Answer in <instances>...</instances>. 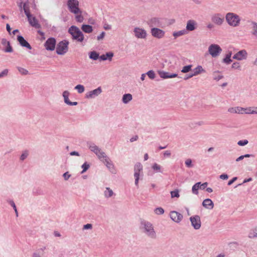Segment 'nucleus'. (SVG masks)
<instances>
[{"label":"nucleus","mask_w":257,"mask_h":257,"mask_svg":"<svg viewBox=\"0 0 257 257\" xmlns=\"http://www.w3.org/2000/svg\"><path fill=\"white\" fill-rule=\"evenodd\" d=\"M86 144L89 149L93 152L99 159L102 161L108 168L110 169L111 164L109 162V159L107 157L105 153L92 142H87Z\"/></svg>","instance_id":"nucleus-1"},{"label":"nucleus","mask_w":257,"mask_h":257,"mask_svg":"<svg viewBox=\"0 0 257 257\" xmlns=\"http://www.w3.org/2000/svg\"><path fill=\"white\" fill-rule=\"evenodd\" d=\"M140 228L142 232L149 238L156 239L157 238L156 231L151 222L144 219L141 220Z\"/></svg>","instance_id":"nucleus-2"},{"label":"nucleus","mask_w":257,"mask_h":257,"mask_svg":"<svg viewBox=\"0 0 257 257\" xmlns=\"http://www.w3.org/2000/svg\"><path fill=\"white\" fill-rule=\"evenodd\" d=\"M225 20L227 24L231 27H236L239 25L240 18L238 15L233 13H228L226 14Z\"/></svg>","instance_id":"nucleus-3"},{"label":"nucleus","mask_w":257,"mask_h":257,"mask_svg":"<svg viewBox=\"0 0 257 257\" xmlns=\"http://www.w3.org/2000/svg\"><path fill=\"white\" fill-rule=\"evenodd\" d=\"M68 32L71 35L72 39L78 42H82L84 40V35L79 29L75 26H71Z\"/></svg>","instance_id":"nucleus-4"},{"label":"nucleus","mask_w":257,"mask_h":257,"mask_svg":"<svg viewBox=\"0 0 257 257\" xmlns=\"http://www.w3.org/2000/svg\"><path fill=\"white\" fill-rule=\"evenodd\" d=\"M69 42L64 40L60 41L57 45L56 53L58 55H64L68 50Z\"/></svg>","instance_id":"nucleus-5"},{"label":"nucleus","mask_w":257,"mask_h":257,"mask_svg":"<svg viewBox=\"0 0 257 257\" xmlns=\"http://www.w3.org/2000/svg\"><path fill=\"white\" fill-rule=\"evenodd\" d=\"M67 5L70 12L75 14L81 13L79 8V2L77 0H68Z\"/></svg>","instance_id":"nucleus-6"},{"label":"nucleus","mask_w":257,"mask_h":257,"mask_svg":"<svg viewBox=\"0 0 257 257\" xmlns=\"http://www.w3.org/2000/svg\"><path fill=\"white\" fill-rule=\"evenodd\" d=\"M222 52V49L217 44H211L208 48V52L212 57H216L219 55Z\"/></svg>","instance_id":"nucleus-7"},{"label":"nucleus","mask_w":257,"mask_h":257,"mask_svg":"<svg viewBox=\"0 0 257 257\" xmlns=\"http://www.w3.org/2000/svg\"><path fill=\"white\" fill-rule=\"evenodd\" d=\"M211 20L214 24L221 26L224 21V18L222 14L220 13H215L211 16Z\"/></svg>","instance_id":"nucleus-8"},{"label":"nucleus","mask_w":257,"mask_h":257,"mask_svg":"<svg viewBox=\"0 0 257 257\" xmlns=\"http://www.w3.org/2000/svg\"><path fill=\"white\" fill-rule=\"evenodd\" d=\"M56 44V40L54 38H48L44 43V47L48 51H52L55 50Z\"/></svg>","instance_id":"nucleus-9"},{"label":"nucleus","mask_w":257,"mask_h":257,"mask_svg":"<svg viewBox=\"0 0 257 257\" xmlns=\"http://www.w3.org/2000/svg\"><path fill=\"white\" fill-rule=\"evenodd\" d=\"M143 171V166L140 163H137L134 167V177L135 178V185H138L140 179V172Z\"/></svg>","instance_id":"nucleus-10"},{"label":"nucleus","mask_w":257,"mask_h":257,"mask_svg":"<svg viewBox=\"0 0 257 257\" xmlns=\"http://www.w3.org/2000/svg\"><path fill=\"white\" fill-rule=\"evenodd\" d=\"M191 225L195 229H199L201 227V222L199 215H194L190 218Z\"/></svg>","instance_id":"nucleus-11"},{"label":"nucleus","mask_w":257,"mask_h":257,"mask_svg":"<svg viewBox=\"0 0 257 257\" xmlns=\"http://www.w3.org/2000/svg\"><path fill=\"white\" fill-rule=\"evenodd\" d=\"M151 33L154 37L157 39H162L164 37L165 32L160 29L153 28L151 30Z\"/></svg>","instance_id":"nucleus-12"},{"label":"nucleus","mask_w":257,"mask_h":257,"mask_svg":"<svg viewBox=\"0 0 257 257\" xmlns=\"http://www.w3.org/2000/svg\"><path fill=\"white\" fill-rule=\"evenodd\" d=\"M135 36L139 39H146L147 37V32L145 30L140 28H135L134 30Z\"/></svg>","instance_id":"nucleus-13"},{"label":"nucleus","mask_w":257,"mask_h":257,"mask_svg":"<svg viewBox=\"0 0 257 257\" xmlns=\"http://www.w3.org/2000/svg\"><path fill=\"white\" fill-rule=\"evenodd\" d=\"M102 92V89L100 87H98L95 89L88 92L85 95V98L90 99L94 98L98 96Z\"/></svg>","instance_id":"nucleus-14"},{"label":"nucleus","mask_w":257,"mask_h":257,"mask_svg":"<svg viewBox=\"0 0 257 257\" xmlns=\"http://www.w3.org/2000/svg\"><path fill=\"white\" fill-rule=\"evenodd\" d=\"M171 218L176 222H180L183 218V215L177 212V211H171L170 214Z\"/></svg>","instance_id":"nucleus-15"},{"label":"nucleus","mask_w":257,"mask_h":257,"mask_svg":"<svg viewBox=\"0 0 257 257\" xmlns=\"http://www.w3.org/2000/svg\"><path fill=\"white\" fill-rule=\"evenodd\" d=\"M17 40L22 47H26L29 50L32 49V47L30 44L24 39L22 36H18Z\"/></svg>","instance_id":"nucleus-16"},{"label":"nucleus","mask_w":257,"mask_h":257,"mask_svg":"<svg viewBox=\"0 0 257 257\" xmlns=\"http://www.w3.org/2000/svg\"><path fill=\"white\" fill-rule=\"evenodd\" d=\"M197 23L193 20H188L187 22L186 30L187 31H193L197 28Z\"/></svg>","instance_id":"nucleus-17"},{"label":"nucleus","mask_w":257,"mask_h":257,"mask_svg":"<svg viewBox=\"0 0 257 257\" xmlns=\"http://www.w3.org/2000/svg\"><path fill=\"white\" fill-rule=\"evenodd\" d=\"M247 52L245 50H242L236 53L233 56V59L237 60H241L246 59Z\"/></svg>","instance_id":"nucleus-18"},{"label":"nucleus","mask_w":257,"mask_h":257,"mask_svg":"<svg viewBox=\"0 0 257 257\" xmlns=\"http://www.w3.org/2000/svg\"><path fill=\"white\" fill-rule=\"evenodd\" d=\"M158 74L160 77L163 79L172 78L177 77L178 75L176 73L170 74L169 72L164 71H159Z\"/></svg>","instance_id":"nucleus-19"},{"label":"nucleus","mask_w":257,"mask_h":257,"mask_svg":"<svg viewBox=\"0 0 257 257\" xmlns=\"http://www.w3.org/2000/svg\"><path fill=\"white\" fill-rule=\"evenodd\" d=\"M28 21L32 27L36 29H40L41 28V25L39 23L38 20L35 17H32V16H31V17L29 18V19H28Z\"/></svg>","instance_id":"nucleus-20"},{"label":"nucleus","mask_w":257,"mask_h":257,"mask_svg":"<svg viewBox=\"0 0 257 257\" xmlns=\"http://www.w3.org/2000/svg\"><path fill=\"white\" fill-rule=\"evenodd\" d=\"M250 25V33L252 37L255 39L257 40V23L255 22L252 21L251 22Z\"/></svg>","instance_id":"nucleus-21"},{"label":"nucleus","mask_w":257,"mask_h":257,"mask_svg":"<svg viewBox=\"0 0 257 257\" xmlns=\"http://www.w3.org/2000/svg\"><path fill=\"white\" fill-rule=\"evenodd\" d=\"M228 112L231 113L243 114V107L239 106L229 107L228 109Z\"/></svg>","instance_id":"nucleus-22"},{"label":"nucleus","mask_w":257,"mask_h":257,"mask_svg":"<svg viewBox=\"0 0 257 257\" xmlns=\"http://www.w3.org/2000/svg\"><path fill=\"white\" fill-rule=\"evenodd\" d=\"M203 207L207 209H211L214 207V204L212 201L210 199H206L204 200L202 202Z\"/></svg>","instance_id":"nucleus-23"},{"label":"nucleus","mask_w":257,"mask_h":257,"mask_svg":"<svg viewBox=\"0 0 257 257\" xmlns=\"http://www.w3.org/2000/svg\"><path fill=\"white\" fill-rule=\"evenodd\" d=\"M193 73L192 74V76H196L201 73L205 72V71L202 67L200 65H198L195 68H194L193 70Z\"/></svg>","instance_id":"nucleus-24"},{"label":"nucleus","mask_w":257,"mask_h":257,"mask_svg":"<svg viewBox=\"0 0 257 257\" xmlns=\"http://www.w3.org/2000/svg\"><path fill=\"white\" fill-rule=\"evenodd\" d=\"M133 99L132 95L130 93L125 94L123 95L122 101L123 103L127 104Z\"/></svg>","instance_id":"nucleus-25"},{"label":"nucleus","mask_w":257,"mask_h":257,"mask_svg":"<svg viewBox=\"0 0 257 257\" xmlns=\"http://www.w3.org/2000/svg\"><path fill=\"white\" fill-rule=\"evenodd\" d=\"M112 58V52H110L107 53L106 54H103L100 56H99V58L100 60L104 61L108 59L109 60H111Z\"/></svg>","instance_id":"nucleus-26"},{"label":"nucleus","mask_w":257,"mask_h":257,"mask_svg":"<svg viewBox=\"0 0 257 257\" xmlns=\"http://www.w3.org/2000/svg\"><path fill=\"white\" fill-rule=\"evenodd\" d=\"M81 29L84 32L86 33H90L93 31L92 26L89 25H83L81 27Z\"/></svg>","instance_id":"nucleus-27"},{"label":"nucleus","mask_w":257,"mask_h":257,"mask_svg":"<svg viewBox=\"0 0 257 257\" xmlns=\"http://www.w3.org/2000/svg\"><path fill=\"white\" fill-rule=\"evenodd\" d=\"M187 34V31L185 30V29H184V30H182L181 31L173 32V36L175 37V38H176L177 37L186 35Z\"/></svg>","instance_id":"nucleus-28"},{"label":"nucleus","mask_w":257,"mask_h":257,"mask_svg":"<svg viewBox=\"0 0 257 257\" xmlns=\"http://www.w3.org/2000/svg\"><path fill=\"white\" fill-rule=\"evenodd\" d=\"M248 237L249 238H257V226L250 230Z\"/></svg>","instance_id":"nucleus-29"},{"label":"nucleus","mask_w":257,"mask_h":257,"mask_svg":"<svg viewBox=\"0 0 257 257\" xmlns=\"http://www.w3.org/2000/svg\"><path fill=\"white\" fill-rule=\"evenodd\" d=\"M69 95H70V93L67 90H65L64 91H63V94H62V96L64 98V101L67 104H69V102L70 101V100L69 99Z\"/></svg>","instance_id":"nucleus-30"},{"label":"nucleus","mask_w":257,"mask_h":257,"mask_svg":"<svg viewBox=\"0 0 257 257\" xmlns=\"http://www.w3.org/2000/svg\"><path fill=\"white\" fill-rule=\"evenodd\" d=\"M223 77L219 71H214L213 73V79L218 81Z\"/></svg>","instance_id":"nucleus-31"},{"label":"nucleus","mask_w":257,"mask_h":257,"mask_svg":"<svg viewBox=\"0 0 257 257\" xmlns=\"http://www.w3.org/2000/svg\"><path fill=\"white\" fill-rule=\"evenodd\" d=\"M149 24L150 27L159 26V20L156 18H152L150 20Z\"/></svg>","instance_id":"nucleus-32"},{"label":"nucleus","mask_w":257,"mask_h":257,"mask_svg":"<svg viewBox=\"0 0 257 257\" xmlns=\"http://www.w3.org/2000/svg\"><path fill=\"white\" fill-rule=\"evenodd\" d=\"M23 9L28 19H29V18L31 17L32 15L30 13L29 7L26 3H24L23 5Z\"/></svg>","instance_id":"nucleus-33"},{"label":"nucleus","mask_w":257,"mask_h":257,"mask_svg":"<svg viewBox=\"0 0 257 257\" xmlns=\"http://www.w3.org/2000/svg\"><path fill=\"white\" fill-rule=\"evenodd\" d=\"M89 58L93 60H96L99 58V53L95 51H92L89 53Z\"/></svg>","instance_id":"nucleus-34"},{"label":"nucleus","mask_w":257,"mask_h":257,"mask_svg":"<svg viewBox=\"0 0 257 257\" xmlns=\"http://www.w3.org/2000/svg\"><path fill=\"white\" fill-rule=\"evenodd\" d=\"M231 54V52H229L227 54L225 57L223 59V62L227 64H230L232 62V60L230 59Z\"/></svg>","instance_id":"nucleus-35"},{"label":"nucleus","mask_w":257,"mask_h":257,"mask_svg":"<svg viewBox=\"0 0 257 257\" xmlns=\"http://www.w3.org/2000/svg\"><path fill=\"white\" fill-rule=\"evenodd\" d=\"M243 113L245 114H254V107H249L247 108H243Z\"/></svg>","instance_id":"nucleus-36"},{"label":"nucleus","mask_w":257,"mask_h":257,"mask_svg":"<svg viewBox=\"0 0 257 257\" xmlns=\"http://www.w3.org/2000/svg\"><path fill=\"white\" fill-rule=\"evenodd\" d=\"M200 182H197L196 184H195L192 188V193L195 195L198 194V189H199V185Z\"/></svg>","instance_id":"nucleus-37"},{"label":"nucleus","mask_w":257,"mask_h":257,"mask_svg":"<svg viewBox=\"0 0 257 257\" xmlns=\"http://www.w3.org/2000/svg\"><path fill=\"white\" fill-rule=\"evenodd\" d=\"M104 194L105 197H110L112 196V191L109 188L107 187Z\"/></svg>","instance_id":"nucleus-38"},{"label":"nucleus","mask_w":257,"mask_h":257,"mask_svg":"<svg viewBox=\"0 0 257 257\" xmlns=\"http://www.w3.org/2000/svg\"><path fill=\"white\" fill-rule=\"evenodd\" d=\"M29 156V151L28 150H25L23 152L22 155L20 156V160L22 161H24Z\"/></svg>","instance_id":"nucleus-39"},{"label":"nucleus","mask_w":257,"mask_h":257,"mask_svg":"<svg viewBox=\"0 0 257 257\" xmlns=\"http://www.w3.org/2000/svg\"><path fill=\"white\" fill-rule=\"evenodd\" d=\"M75 89L77 90V91L79 93H82L84 92L85 88L83 85L78 84L75 87Z\"/></svg>","instance_id":"nucleus-40"},{"label":"nucleus","mask_w":257,"mask_h":257,"mask_svg":"<svg viewBox=\"0 0 257 257\" xmlns=\"http://www.w3.org/2000/svg\"><path fill=\"white\" fill-rule=\"evenodd\" d=\"M179 192V190H178V189H176L174 191H171L170 193H171V197L172 198H174V197L179 198L180 196Z\"/></svg>","instance_id":"nucleus-41"},{"label":"nucleus","mask_w":257,"mask_h":257,"mask_svg":"<svg viewBox=\"0 0 257 257\" xmlns=\"http://www.w3.org/2000/svg\"><path fill=\"white\" fill-rule=\"evenodd\" d=\"M192 66L191 65L184 66L181 70V72L184 73L189 72L191 70Z\"/></svg>","instance_id":"nucleus-42"},{"label":"nucleus","mask_w":257,"mask_h":257,"mask_svg":"<svg viewBox=\"0 0 257 257\" xmlns=\"http://www.w3.org/2000/svg\"><path fill=\"white\" fill-rule=\"evenodd\" d=\"M82 168L83 169L82 171H81V173L83 174L84 172H85L90 167L89 164H88L87 162H85L82 166Z\"/></svg>","instance_id":"nucleus-43"},{"label":"nucleus","mask_w":257,"mask_h":257,"mask_svg":"<svg viewBox=\"0 0 257 257\" xmlns=\"http://www.w3.org/2000/svg\"><path fill=\"white\" fill-rule=\"evenodd\" d=\"M146 74L151 79H154L156 77V74L153 70L149 71Z\"/></svg>","instance_id":"nucleus-44"},{"label":"nucleus","mask_w":257,"mask_h":257,"mask_svg":"<svg viewBox=\"0 0 257 257\" xmlns=\"http://www.w3.org/2000/svg\"><path fill=\"white\" fill-rule=\"evenodd\" d=\"M154 212L157 215H161L164 213V210L162 207H158L154 210Z\"/></svg>","instance_id":"nucleus-45"},{"label":"nucleus","mask_w":257,"mask_h":257,"mask_svg":"<svg viewBox=\"0 0 257 257\" xmlns=\"http://www.w3.org/2000/svg\"><path fill=\"white\" fill-rule=\"evenodd\" d=\"M76 16H75L76 20L78 22H79V23L82 22L83 21V20H84V18H83V16L81 15V13H78V14H76Z\"/></svg>","instance_id":"nucleus-46"},{"label":"nucleus","mask_w":257,"mask_h":257,"mask_svg":"<svg viewBox=\"0 0 257 257\" xmlns=\"http://www.w3.org/2000/svg\"><path fill=\"white\" fill-rule=\"evenodd\" d=\"M17 69L19 72L22 75H27L28 73V71L22 67H18Z\"/></svg>","instance_id":"nucleus-47"},{"label":"nucleus","mask_w":257,"mask_h":257,"mask_svg":"<svg viewBox=\"0 0 257 257\" xmlns=\"http://www.w3.org/2000/svg\"><path fill=\"white\" fill-rule=\"evenodd\" d=\"M185 164L188 168H192L193 167L192 160L190 159H187V160H186Z\"/></svg>","instance_id":"nucleus-48"},{"label":"nucleus","mask_w":257,"mask_h":257,"mask_svg":"<svg viewBox=\"0 0 257 257\" xmlns=\"http://www.w3.org/2000/svg\"><path fill=\"white\" fill-rule=\"evenodd\" d=\"M152 168L154 170L157 172H161V166L157 164V163H155L153 164Z\"/></svg>","instance_id":"nucleus-49"},{"label":"nucleus","mask_w":257,"mask_h":257,"mask_svg":"<svg viewBox=\"0 0 257 257\" xmlns=\"http://www.w3.org/2000/svg\"><path fill=\"white\" fill-rule=\"evenodd\" d=\"M13 51V48L10 45V43L9 42L7 45V47L5 49V52H8V53H11V52H12Z\"/></svg>","instance_id":"nucleus-50"},{"label":"nucleus","mask_w":257,"mask_h":257,"mask_svg":"<svg viewBox=\"0 0 257 257\" xmlns=\"http://www.w3.org/2000/svg\"><path fill=\"white\" fill-rule=\"evenodd\" d=\"M232 68L234 69L240 70V65L239 62H234L232 65Z\"/></svg>","instance_id":"nucleus-51"},{"label":"nucleus","mask_w":257,"mask_h":257,"mask_svg":"<svg viewBox=\"0 0 257 257\" xmlns=\"http://www.w3.org/2000/svg\"><path fill=\"white\" fill-rule=\"evenodd\" d=\"M248 142L247 140H243L239 141L237 142V145L240 146H243L247 145L248 144Z\"/></svg>","instance_id":"nucleus-52"},{"label":"nucleus","mask_w":257,"mask_h":257,"mask_svg":"<svg viewBox=\"0 0 257 257\" xmlns=\"http://www.w3.org/2000/svg\"><path fill=\"white\" fill-rule=\"evenodd\" d=\"M9 72L8 69H4L2 72L0 73V78H3L7 76Z\"/></svg>","instance_id":"nucleus-53"},{"label":"nucleus","mask_w":257,"mask_h":257,"mask_svg":"<svg viewBox=\"0 0 257 257\" xmlns=\"http://www.w3.org/2000/svg\"><path fill=\"white\" fill-rule=\"evenodd\" d=\"M7 201L10 205H11V206L14 209L17 208L16 204L13 200L9 199L7 200Z\"/></svg>","instance_id":"nucleus-54"},{"label":"nucleus","mask_w":257,"mask_h":257,"mask_svg":"<svg viewBox=\"0 0 257 257\" xmlns=\"http://www.w3.org/2000/svg\"><path fill=\"white\" fill-rule=\"evenodd\" d=\"M208 183L207 182L203 183L202 184L200 182V184L199 185V189L201 190H204L207 186Z\"/></svg>","instance_id":"nucleus-55"},{"label":"nucleus","mask_w":257,"mask_h":257,"mask_svg":"<svg viewBox=\"0 0 257 257\" xmlns=\"http://www.w3.org/2000/svg\"><path fill=\"white\" fill-rule=\"evenodd\" d=\"M92 228V225L90 223H87L83 225V229H89Z\"/></svg>","instance_id":"nucleus-56"},{"label":"nucleus","mask_w":257,"mask_h":257,"mask_svg":"<svg viewBox=\"0 0 257 257\" xmlns=\"http://www.w3.org/2000/svg\"><path fill=\"white\" fill-rule=\"evenodd\" d=\"M63 176L65 180H68L71 175L69 174L68 172H66L63 174Z\"/></svg>","instance_id":"nucleus-57"},{"label":"nucleus","mask_w":257,"mask_h":257,"mask_svg":"<svg viewBox=\"0 0 257 257\" xmlns=\"http://www.w3.org/2000/svg\"><path fill=\"white\" fill-rule=\"evenodd\" d=\"M105 33L104 32H102L100 35L98 36L97 37V40H100L102 39H103L104 37Z\"/></svg>","instance_id":"nucleus-58"},{"label":"nucleus","mask_w":257,"mask_h":257,"mask_svg":"<svg viewBox=\"0 0 257 257\" xmlns=\"http://www.w3.org/2000/svg\"><path fill=\"white\" fill-rule=\"evenodd\" d=\"M219 177L220 179H221L222 180H226V179H228V176L227 174H221V175H220Z\"/></svg>","instance_id":"nucleus-59"},{"label":"nucleus","mask_w":257,"mask_h":257,"mask_svg":"<svg viewBox=\"0 0 257 257\" xmlns=\"http://www.w3.org/2000/svg\"><path fill=\"white\" fill-rule=\"evenodd\" d=\"M10 42L7 41L6 39L3 38L2 40V44L4 46H7V44Z\"/></svg>","instance_id":"nucleus-60"},{"label":"nucleus","mask_w":257,"mask_h":257,"mask_svg":"<svg viewBox=\"0 0 257 257\" xmlns=\"http://www.w3.org/2000/svg\"><path fill=\"white\" fill-rule=\"evenodd\" d=\"M237 177H234L231 180L228 181V185H231L235 181L237 180Z\"/></svg>","instance_id":"nucleus-61"},{"label":"nucleus","mask_w":257,"mask_h":257,"mask_svg":"<svg viewBox=\"0 0 257 257\" xmlns=\"http://www.w3.org/2000/svg\"><path fill=\"white\" fill-rule=\"evenodd\" d=\"M164 157H170V156H171L170 151H166L164 153Z\"/></svg>","instance_id":"nucleus-62"},{"label":"nucleus","mask_w":257,"mask_h":257,"mask_svg":"<svg viewBox=\"0 0 257 257\" xmlns=\"http://www.w3.org/2000/svg\"><path fill=\"white\" fill-rule=\"evenodd\" d=\"M138 139V136H135L133 137L132 138L130 139V142H133L135 141H137Z\"/></svg>","instance_id":"nucleus-63"},{"label":"nucleus","mask_w":257,"mask_h":257,"mask_svg":"<svg viewBox=\"0 0 257 257\" xmlns=\"http://www.w3.org/2000/svg\"><path fill=\"white\" fill-rule=\"evenodd\" d=\"M33 257H42L41 255L37 252H34L32 255Z\"/></svg>","instance_id":"nucleus-64"}]
</instances>
